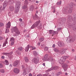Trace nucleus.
Instances as JSON below:
<instances>
[{
  "mask_svg": "<svg viewBox=\"0 0 76 76\" xmlns=\"http://www.w3.org/2000/svg\"><path fill=\"white\" fill-rule=\"evenodd\" d=\"M9 2H10V3L13 4V3H16L15 9V13H17L19 11V9L20 7V4L21 2L20 1H13V0H9Z\"/></svg>",
  "mask_w": 76,
  "mask_h": 76,
  "instance_id": "nucleus-1",
  "label": "nucleus"
},
{
  "mask_svg": "<svg viewBox=\"0 0 76 76\" xmlns=\"http://www.w3.org/2000/svg\"><path fill=\"white\" fill-rule=\"evenodd\" d=\"M48 54H46L44 57L43 60L44 61H51L52 63H54L55 62V59L53 58L51 56H50L48 58Z\"/></svg>",
  "mask_w": 76,
  "mask_h": 76,
  "instance_id": "nucleus-2",
  "label": "nucleus"
},
{
  "mask_svg": "<svg viewBox=\"0 0 76 76\" xmlns=\"http://www.w3.org/2000/svg\"><path fill=\"white\" fill-rule=\"evenodd\" d=\"M67 20V25H68L69 26H71H71H72V24L71 23L72 22H71L70 20H72L73 21L75 22L76 21V17H75L73 18L72 19V17L71 15H69L68 16Z\"/></svg>",
  "mask_w": 76,
  "mask_h": 76,
  "instance_id": "nucleus-3",
  "label": "nucleus"
},
{
  "mask_svg": "<svg viewBox=\"0 0 76 76\" xmlns=\"http://www.w3.org/2000/svg\"><path fill=\"white\" fill-rule=\"evenodd\" d=\"M12 29L14 30V32L15 33L13 34V37H16V36H18L20 34V32L19 31L18 28H17V27L15 26L12 27Z\"/></svg>",
  "mask_w": 76,
  "mask_h": 76,
  "instance_id": "nucleus-4",
  "label": "nucleus"
},
{
  "mask_svg": "<svg viewBox=\"0 0 76 76\" xmlns=\"http://www.w3.org/2000/svg\"><path fill=\"white\" fill-rule=\"evenodd\" d=\"M40 22L41 21L40 20L36 22L31 27V29H34L36 27H37L39 25Z\"/></svg>",
  "mask_w": 76,
  "mask_h": 76,
  "instance_id": "nucleus-5",
  "label": "nucleus"
},
{
  "mask_svg": "<svg viewBox=\"0 0 76 76\" xmlns=\"http://www.w3.org/2000/svg\"><path fill=\"white\" fill-rule=\"evenodd\" d=\"M10 26L11 25H10V22H9L8 23H7L6 24V31L5 32V34H7V33H8L9 32V30L8 28H10Z\"/></svg>",
  "mask_w": 76,
  "mask_h": 76,
  "instance_id": "nucleus-6",
  "label": "nucleus"
},
{
  "mask_svg": "<svg viewBox=\"0 0 76 76\" xmlns=\"http://www.w3.org/2000/svg\"><path fill=\"white\" fill-rule=\"evenodd\" d=\"M28 0H26L24 3V5L22 7L23 9H28V7H27V5H28Z\"/></svg>",
  "mask_w": 76,
  "mask_h": 76,
  "instance_id": "nucleus-7",
  "label": "nucleus"
},
{
  "mask_svg": "<svg viewBox=\"0 0 76 76\" xmlns=\"http://www.w3.org/2000/svg\"><path fill=\"white\" fill-rule=\"evenodd\" d=\"M58 69V66H52L51 68L47 70L48 72H50L53 70H57Z\"/></svg>",
  "mask_w": 76,
  "mask_h": 76,
  "instance_id": "nucleus-8",
  "label": "nucleus"
},
{
  "mask_svg": "<svg viewBox=\"0 0 76 76\" xmlns=\"http://www.w3.org/2000/svg\"><path fill=\"white\" fill-rule=\"evenodd\" d=\"M34 61L35 64H37L39 62V58L38 57L34 58Z\"/></svg>",
  "mask_w": 76,
  "mask_h": 76,
  "instance_id": "nucleus-9",
  "label": "nucleus"
},
{
  "mask_svg": "<svg viewBox=\"0 0 76 76\" xmlns=\"http://www.w3.org/2000/svg\"><path fill=\"white\" fill-rule=\"evenodd\" d=\"M58 46L59 47H63L64 46V44L63 42H59L58 43Z\"/></svg>",
  "mask_w": 76,
  "mask_h": 76,
  "instance_id": "nucleus-10",
  "label": "nucleus"
},
{
  "mask_svg": "<svg viewBox=\"0 0 76 76\" xmlns=\"http://www.w3.org/2000/svg\"><path fill=\"white\" fill-rule=\"evenodd\" d=\"M33 48V47L32 46H29V45H28L25 48V51L27 52L28 51V50H29V48Z\"/></svg>",
  "mask_w": 76,
  "mask_h": 76,
  "instance_id": "nucleus-11",
  "label": "nucleus"
},
{
  "mask_svg": "<svg viewBox=\"0 0 76 76\" xmlns=\"http://www.w3.org/2000/svg\"><path fill=\"white\" fill-rule=\"evenodd\" d=\"M62 66H63V67L64 69V71H66V70H65L64 69H66V68H67L68 67V66H69V65L65 63L63 64V65H62Z\"/></svg>",
  "mask_w": 76,
  "mask_h": 76,
  "instance_id": "nucleus-12",
  "label": "nucleus"
},
{
  "mask_svg": "<svg viewBox=\"0 0 76 76\" xmlns=\"http://www.w3.org/2000/svg\"><path fill=\"white\" fill-rule=\"evenodd\" d=\"M20 61H17L14 62L13 64V66H17V65L19 63Z\"/></svg>",
  "mask_w": 76,
  "mask_h": 76,
  "instance_id": "nucleus-13",
  "label": "nucleus"
},
{
  "mask_svg": "<svg viewBox=\"0 0 76 76\" xmlns=\"http://www.w3.org/2000/svg\"><path fill=\"white\" fill-rule=\"evenodd\" d=\"M9 9L10 11L12 12V11L15 10V7L13 6H10L9 7Z\"/></svg>",
  "mask_w": 76,
  "mask_h": 76,
  "instance_id": "nucleus-14",
  "label": "nucleus"
},
{
  "mask_svg": "<svg viewBox=\"0 0 76 76\" xmlns=\"http://www.w3.org/2000/svg\"><path fill=\"white\" fill-rule=\"evenodd\" d=\"M14 73H17L18 74V73H19V69H17V68H15L14 69Z\"/></svg>",
  "mask_w": 76,
  "mask_h": 76,
  "instance_id": "nucleus-15",
  "label": "nucleus"
},
{
  "mask_svg": "<svg viewBox=\"0 0 76 76\" xmlns=\"http://www.w3.org/2000/svg\"><path fill=\"white\" fill-rule=\"evenodd\" d=\"M73 3L71 2L68 5L69 8L73 9Z\"/></svg>",
  "mask_w": 76,
  "mask_h": 76,
  "instance_id": "nucleus-16",
  "label": "nucleus"
},
{
  "mask_svg": "<svg viewBox=\"0 0 76 76\" xmlns=\"http://www.w3.org/2000/svg\"><path fill=\"white\" fill-rule=\"evenodd\" d=\"M33 18L34 20H37V19H38V17L36 13L35 14L34 16L33 17Z\"/></svg>",
  "mask_w": 76,
  "mask_h": 76,
  "instance_id": "nucleus-17",
  "label": "nucleus"
},
{
  "mask_svg": "<svg viewBox=\"0 0 76 76\" xmlns=\"http://www.w3.org/2000/svg\"><path fill=\"white\" fill-rule=\"evenodd\" d=\"M3 55H6L7 56V55H12L13 54V52H10V53H3Z\"/></svg>",
  "mask_w": 76,
  "mask_h": 76,
  "instance_id": "nucleus-18",
  "label": "nucleus"
},
{
  "mask_svg": "<svg viewBox=\"0 0 76 76\" xmlns=\"http://www.w3.org/2000/svg\"><path fill=\"white\" fill-rule=\"evenodd\" d=\"M61 54H63L65 53V51L63 49H61L59 52Z\"/></svg>",
  "mask_w": 76,
  "mask_h": 76,
  "instance_id": "nucleus-19",
  "label": "nucleus"
},
{
  "mask_svg": "<svg viewBox=\"0 0 76 76\" xmlns=\"http://www.w3.org/2000/svg\"><path fill=\"white\" fill-rule=\"evenodd\" d=\"M18 51H22V52L23 51V47H19L18 48Z\"/></svg>",
  "mask_w": 76,
  "mask_h": 76,
  "instance_id": "nucleus-20",
  "label": "nucleus"
},
{
  "mask_svg": "<svg viewBox=\"0 0 76 76\" xmlns=\"http://www.w3.org/2000/svg\"><path fill=\"white\" fill-rule=\"evenodd\" d=\"M7 5V3L6 1H4L3 4V9H5Z\"/></svg>",
  "mask_w": 76,
  "mask_h": 76,
  "instance_id": "nucleus-21",
  "label": "nucleus"
},
{
  "mask_svg": "<svg viewBox=\"0 0 76 76\" xmlns=\"http://www.w3.org/2000/svg\"><path fill=\"white\" fill-rule=\"evenodd\" d=\"M72 10H73V8H69L68 11V13H72Z\"/></svg>",
  "mask_w": 76,
  "mask_h": 76,
  "instance_id": "nucleus-22",
  "label": "nucleus"
},
{
  "mask_svg": "<svg viewBox=\"0 0 76 76\" xmlns=\"http://www.w3.org/2000/svg\"><path fill=\"white\" fill-rule=\"evenodd\" d=\"M42 28V24L41 23H40L39 24V25L38 26V28H39V29H41Z\"/></svg>",
  "mask_w": 76,
  "mask_h": 76,
  "instance_id": "nucleus-23",
  "label": "nucleus"
},
{
  "mask_svg": "<svg viewBox=\"0 0 76 76\" xmlns=\"http://www.w3.org/2000/svg\"><path fill=\"white\" fill-rule=\"evenodd\" d=\"M63 13L64 14H67V9H64L63 10Z\"/></svg>",
  "mask_w": 76,
  "mask_h": 76,
  "instance_id": "nucleus-24",
  "label": "nucleus"
},
{
  "mask_svg": "<svg viewBox=\"0 0 76 76\" xmlns=\"http://www.w3.org/2000/svg\"><path fill=\"white\" fill-rule=\"evenodd\" d=\"M44 39L43 38H40L39 39V41L40 42H42L43 41H44Z\"/></svg>",
  "mask_w": 76,
  "mask_h": 76,
  "instance_id": "nucleus-25",
  "label": "nucleus"
},
{
  "mask_svg": "<svg viewBox=\"0 0 76 76\" xmlns=\"http://www.w3.org/2000/svg\"><path fill=\"white\" fill-rule=\"evenodd\" d=\"M22 67L23 71H25V70H26V68H25V66H24V65H22Z\"/></svg>",
  "mask_w": 76,
  "mask_h": 76,
  "instance_id": "nucleus-26",
  "label": "nucleus"
},
{
  "mask_svg": "<svg viewBox=\"0 0 76 76\" xmlns=\"http://www.w3.org/2000/svg\"><path fill=\"white\" fill-rule=\"evenodd\" d=\"M24 59L26 62H28L29 61V60H28V57H25L24 58Z\"/></svg>",
  "mask_w": 76,
  "mask_h": 76,
  "instance_id": "nucleus-27",
  "label": "nucleus"
},
{
  "mask_svg": "<svg viewBox=\"0 0 76 76\" xmlns=\"http://www.w3.org/2000/svg\"><path fill=\"white\" fill-rule=\"evenodd\" d=\"M57 5H61V1H60L59 2H58L56 3Z\"/></svg>",
  "mask_w": 76,
  "mask_h": 76,
  "instance_id": "nucleus-28",
  "label": "nucleus"
},
{
  "mask_svg": "<svg viewBox=\"0 0 76 76\" xmlns=\"http://www.w3.org/2000/svg\"><path fill=\"white\" fill-rule=\"evenodd\" d=\"M61 58H61V59L59 60V63L60 64H61V63H62V62H63V59H61Z\"/></svg>",
  "mask_w": 76,
  "mask_h": 76,
  "instance_id": "nucleus-29",
  "label": "nucleus"
},
{
  "mask_svg": "<svg viewBox=\"0 0 76 76\" xmlns=\"http://www.w3.org/2000/svg\"><path fill=\"white\" fill-rule=\"evenodd\" d=\"M34 9V6L31 5L30 6V10H32Z\"/></svg>",
  "mask_w": 76,
  "mask_h": 76,
  "instance_id": "nucleus-30",
  "label": "nucleus"
},
{
  "mask_svg": "<svg viewBox=\"0 0 76 76\" xmlns=\"http://www.w3.org/2000/svg\"><path fill=\"white\" fill-rule=\"evenodd\" d=\"M10 41L11 42H12L13 41H15V38L14 37H12L10 39Z\"/></svg>",
  "mask_w": 76,
  "mask_h": 76,
  "instance_id": "nucleus-31",
  "label": "nucleus"
},
{
  "mask_svg": "<svg viewBox=\"0 0 76 76\" xmlns=\"http://www.w3.org/2000/svg\"><path fill=\"white\" fill-rule=\"evenodd\" d=\"M53 50H54V51H55V52H59V50L56 48H54L53 49Z\"/></svg>",
  "mask_w": 76,
  "mask_h": 76,
  "instance_id": "nucleus-32",
  "label": "nucleus"
},
{
  "mask_svg": "<svg viewBox=\"0 0 76 76\" xmlns=\"http://www.w3.org/2000/svg\"><path fill=\"white\" fill-rule=\"evenodd\" d=\"M53 32H52V34L53 35H55L56 34H57L58 33V32L57 31H53Z\"/></svg>",
  "mask_w": 76,
  "mask_h": 76,
  "instance_id": "nucleus-33",
  "label": "nucleus"
},
{
  "mask_svg": "<svg viewBox=\"0 0 76 76\" xmlns=\"http://www.w3.org/2000/svg\"><path fill=\"white\" fill-rule=\"evenodd\" d=\"M7 42L6 41L4 42L3 44V47H5V46H6V44H7Z\"/></svg>",
  "mask_w": 76,
  "mask_h": 76,
  "instance_id": "nucleus-34",
  "label": "nucleus"
},
{
  "mask_svg": "<svg viewBox=\"0 0 76 76\" xmlns=\"http://www.w3.org/2000/svg\"><path fill=\"white\" fill-rule=\"evenodd\" d=\"M0 72L1 73H4L5 72V71H4V70L3 69H1L0 70Z\"/></svg>",
  "mask_w": 76,
  "mask_h": 76,
  "instance_id": "nucleus-35",
  "label": "nucleus"
},
{
  "mask_svg": "<svg viewBox=\"0 0 76 76\" xmlns=\"http://www.w3.org/2000/svg\"><path fill=\"white\" fill-rule=\"evenodd\" d=\"M3 26H4V23H0V27H3Z\"/></svg>",
  "mask_w": 76,
  "mask_h": 76,
  "instance_id": "nucleus-36",
  "label": "nucleus"
},
{
  "mask_svg": "<svg viewBox=\"0 0 76 76\" xmlns=\"http://www.w3.org/2000/svg\"><path fill=\"white\" fill-rule=\"evenodd\" d=\"M61 29V27H58L57 28V31H60Z\"/></svg>",
  "mask_w": 76,
  "mask_h": 76,
  "instance_id": "nucleus-37",
  "label": "nucleus"
},
{
  "mask_svg": "<svg viewBox=\"0 0 76 76\" xmlns=\"http://www.w3.org/2000/svg\"><path fill=\"white\" fill-rule=\"evenodd\" d=\"M69 57V56H64L63 57V59H67Z\"/></svg>",
  "mask_w": 76,
  "mask_h": 76,
  "instance_id": "nucleus-38",
  "label": "nucleus"
},
{
  "mask_svg": "<svg viewBox=\"0 0 76 76\" xmlns=\"http://www.w3.org/2000/svg\"><path fill=\"white\" fill-rule=\"evenodd\" d=\"M60 74H61V72H58L56 74V76H59Z\"/></svg>",
  "mask_w": 76,
  "mask_h": 76,
  "instance_id": "nucleus-39",
  "label": "nucleus"
},
{
  "mask_svg": "<svg viewBox=\"0 0 76 76\" xmlns=\"http://www.w3.org/2000/svg\"><path fill=\"white\" fill-rule=\"evenodd\" d=\"M23 71L24 72L23 73V75H24V76H25V75H26V70Z\"/></svg>",
  "mask_w": 76,
  "mask_h": 76,
  "instance_id": "nucleus-40",
  "label": "nucleus"
},
{
  "mask_svg": "<svg viewBox=\"0 0 76 76\" xmlns=\"http://www.w3.org/2000/svg\"><path fill=\"white\" fill-rule=\"evenodd\" d=\"M5 62L6 64V65H9V62L7 60H6L5 61Z\"/></svg>",
  "mask_w": 76,
  "mask_h": 76,
  "instance_id": "nucleus-41",
  "label": "nucleus"
},
{
  "mask_svg": "<svg viewBox=\"0 0 76 76\" xmlns=\"http://www.w3.org/2000/svg\"><path fill=\"white\" fill-rule=\"evenodd\" d=\"M53 30H50L49 31V34H52L53 32Z\"/></svg>",
  "mask_w": 76,
  "mask_h": 76,
  "instance_id": "nucleus-42",
  "label": "nucleus"
},
{
  "mask_svg": "<svg viewBox=\"0 0 76 76\" xmlns=\"http://www.w3.org/2000/svg\"><path fill=\"white\" fill-rule=\"evenodd\" d=\"M44 49L45 51H48V48L47 47H45Z\"/></svg>",
  "mask_w": 76,
  "mask_h": 76,
  "instance_id": "nucleus-43",
  "label": "nucleus"
},
{
  "mask_svg": "<svg viewBox=\"0 0 76 76\" xmlns=\"http://www.w3.org/2000/svg\"><path fill=\"white\" fill-rule=\"evenodd\" d=\"M16 52L17 53V54H18L19 55H20V53L19 52V51H18V50H17L16 51Z\"/></svg>",
  "mask_w": 76,
  "mask_h": 76,
  "instance_id": "nucleus-44",
  "label": "nucleus"
},
{
  "mask_svg": "<svg viewBox=\"0 0 76 76\" xmlns=\"http://www.w3.org/2000/svg\"><path fill=\"white\" fill-rule=\"evenodd\" d=\"M72 29L74 31H76V27H73L72 28Z\"/></svg>",
  "mask_w": 76,
  "mask_h": 76,
  "instance_id": "nucleus-45",
  "label": "nucleus"
},
{
  "mask_svg": "<svg viewBox=\"0 0 76 76\" xmlns=\"http://www.w3.org/2000/svg\"><path fill=\"white\" fill-rule=\"evenodd\" d=\"M3 66V64L1 63H0V68H2Z\"/></svg>",
  "mask_w": 76,
  "mask_h": 76,
  "instance_id": "nucleus-46",
  "label": "nucleus"
},
{
  "mask_svg": "<svg viewBox=\"0 0 76 76\" xmlns=\"http://www.w3.org/2000/svg\"><path fill=\"white\" fill-rule=\"evenodd\" d=\"M36 54H37V52H36V51H34L33 55H34V56H35Z\"/></svg>",
  "mask_w": 76,
  "mask_h": 76,
  "instance_id": "nucleus-47",
  "label": "nucleus"
},
{
  "mask_svg": "<svg viewBox=\"0 0 76 76\" xmlns=\"http://www.w3.org/2000/svg\"><path fill=\"white\" fill-rule=\"evenodd\" d=\"M48 76V74H43L42 76Z\"/></svg>",
  "mask_w": 76,
  "mask_h": 76,
  "instance_id": "nucleus-48",
  "label": "nucleus"
},
{
  "mask_svg": "<svg viewBox=\"0 0 76 76\" xmlns=\"http://www.w3.org/2000/svg\"><path fill=\"white\" fill-rule=\"evenodd\" d=\"M3 38L1 37H0V41L1 40H3Z\"/></svg>",
  "mask_w": 76,
  "mask_h": 76,
  "instance_id": "nucleus-49",
  "label": "nucleus"
},
{
  "mask_svg": "<svg viewBox=\"0 0 76 76\" xmlns=\"http://www.w3.org/2000/svg\"><path fill=\"white\" fill-rule=\"evenodd\" d=\"M11 45H13L14 44V41L11 42Z\"/></svg>",
  "mask_w": 76,
  "mask_h": 76,
  "instance_id": "nucleus-50",
  "label": "nucleus"
},
{
  "mask_svg": "<svg viewBox=\"0 0 76 76\" xmlns=\"http://www.w3.org/2000/svg\"><path fill=\"white\" fill-rule=\"evenodd\" d=\"M41 44V43L39 42L37 44V45H38V46H40V45Z\"/></svg>",
  "mask_w": 76,
  "mask_h": 76,
  "instance_id": "nucleus-51",
  "label": "nucleus"
},
{
  "mask_svg": "<svg viewBox=\"0 0 76 76\" xmlns=\"http://www.w3.org/2000/svg\"><path fill=\"white\" fill-rule=\"evenodd\" d=\"M37 76H42V75L41 74H39L38 75H37Z\"/></svg>",
  "mask_w": 76,
  "mask_h": 76,
  "instance_id": "nucleus-52",
  "label": "nucleus"
},
{
  "mask_svg": "<svg viewBox=\"0 0 76 76\" xmlns=\"http://www.w3.org/2000/svg\"><path fill=\"white\" fill-rule=\"evenodd\" d=\"M55 47H56V45L55 44L53 45L52 46L53 48H55Z\"/></svg>",
  "mask_w": 76,
  "mask_h": 76,
  "instance_id": "nucleus-53",
  "label": "nucleus"
},
{
  "mask_svg": "<svg viewBox=\"0 0 76 76\" xmlns=\"http://www.w3.org/2000/svg\"><path fill=\"white\" fill-rule=\"evenodd\" d=\"M19 21L20 22H22V19L21 18H20L19 19Z\"/></svg>",
  "mask_w": 76,
  "mask_h": 76,
  "instance_id": "nucleus-54",
  "label": "nucleus"
},
{
  "mask_svg": "<svg viewBox=\"0 0 76 76\" xmlns=\"http://www.w3.org/2000/svg\"><path fill=\"white\" fill-rule=\"evenodd\" d=\"M4 58H5V57H4V56H2L1 57V58H2V59H4Z\"/></svg>",
  "mask_w": 76,
  "mask_h": 76,
  "instance_id": "nucleus-55",
  "label": "nucleus"
},
{
  "mask_svg": "<svg viewBox=\"0 0 76 76\" xmlns=\"http://www.w3.org/2000/svg\"><path fill=\"white\" fill-rule=\"evenodd\" d=\"M29 76H32V75L31 73H29V75H28Z\"/></svg>",
  "mask_w": 76,
  "mask_h": 76,
  "instance_id": "nucleus-56",
  "label": "nucleus"
},
{
  "mask_svg": "<svg viewBox=\"0 0 76 76\" xmlns=\"http://www.w3.org/2000/svg\"><path fill=\"white\" fill-rule=\"evenodd\" d=\"M8 39V38H7L5 40V42H7V40Z\"/></svg>",
  "mask_w": 76,
  "mask_h": 76,
  "instance_id": "nucleus-57",
  "label": "nucleus"
},
{
  "mask_svg": "<svg viewBox=\"0 0 76 76\" xmlns=\"http://www.w3.org/2000/svg\"><path fill=\"white\" fill-rule=\"evenodd\" d=\"M42 65L44 66H45V63H43Z\"/></svg>",
  "mask_w": 76,
  "mask_h": 76,
  "instance_id": "nucleus-58",
  "label": "nucleus"
},
{
  "mask_svg": "<svg viewBox=\"0 0 76 76\" xmlns=\"http://www.w3.org/2000/svg\"><path fill=\"white\" fill-rule=\"evenodd\" d=\"M35 49H36V48L35 47H34V48H33L32 49V50H35Z\"/></svg>",
  "mask_w": 76,
  "mask_h": 76,
  "instance_id": "nucleus-59",
  "label": "nucleus"
},
{
  "mask_svg": "<svg viewBox=\"0 0 76 76\" xmlns=\"http://www.w3.org/2000/svg\"><path fill=\"white\" fill-rule=\"evenodd\" d=\"M56 12V10L55 9L53 11V13H55Z\"/></svg>",
  "mask_w": 76,
  "mask_h": 76,
  "instance_id": "nucleus-60",
  "label": "nucleus"
},
{
  "mask_svg": "<svg viewBox=\"0 0 76 76\" xmlns=\"http://www.w3.org/2000/svg\"><path fill=\"white\" fill-rule=\"evenodd\" d=\"M36 3H39V1H36Z\"/></svg>",
  "mask_w": 76,
  "mask_h": 76,
  "instance_id": "nucleus-61",
  "label": "nucleus"
},
{
  "mask_svg": "<svg viewBox=\"0 0 76 76\" xmlns=\"http://www.w3.org/2000/svg\"><path fill=\"white\" fill-rule=\"evenodd\" d=\"M2 34V32L1 31V30H0V34Z\"/></svg>",
  "mask_w": 76,
  "mask_h": 76,
  "instance_id": "nucleus-62",
  "label": "nucleus"
},
{
  "mask_svg": "<svg viewBox=\"0 0 76 76\" xmlns=\"http://www.w3.org/2000/svg\"><path fill=\"white\" fill-rule=\"evenodd\" d=\"M36 13L38 14V11H36Z\"/></svg>",
  "mask_w": 76,
  "mask_h": 76,
  "instance_id": "nucleus-63",
  "label": "nucleus"
},
{
  "mask_svg": "<svg viewBox=\"0 0 76 76\" xmlns=\"http://www.w3.org/2000/svg\"><path fill=\"white\" fill-rule=\"evenodd\" d=\"M10 67H12V65L11 64H10Z\"/></svg>",
  "mask_w": 76,
  "mask_h": 76,
  "instance_id": "nucleus-64",
  "label": "nucleus"
}]
</instances>
